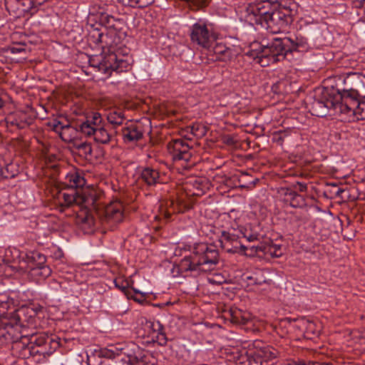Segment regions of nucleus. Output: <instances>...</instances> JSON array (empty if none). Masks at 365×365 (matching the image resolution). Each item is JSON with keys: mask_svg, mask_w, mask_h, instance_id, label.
I'll list each match as a JSON object with an SVG mask.
<instances>
[{"mask_svg": "<svg viewBox=\"0 0 365 365\" xmlns=\"http://www.w3.org/2000/svg\"><path fill=\"white\" fill-rule=\"evenodd\" d=\"M124 118L123 113L119 110L110 111L107 115L108 121L115 126L121 125Z\"/></svg>", "mask_w": 365, "mask_h": 365, "instance_id": "a878e982", "label": "nucleus"}, {"mask_svg": "<svg viewBox=\"0 0 365 365\" xmlns=\"http://www.w3.org/2000/svg\"><path fill=\"white\" fill-rule=\"evenodd\" d=\"M321 230L324 232V236L329 237L331 232H336L340 220L329 212L321 210Z\"/></svg>", "mask_w": 365, "mask_h": 365, "instance_id": "4468645a", "label": "nucleus"}, {"mask_svg": "<svg viewBox=\"0 0 365 365\" xmlns=\"http://www.w3.org/2000/svg\"><path fill=\"white\" fill-rule=\"evenodd\" d=\"M141 331V336L147 339L148 344H157L160 346H165L168 339L163 331V327L159 321H148L143 324Z\"/></svg>", "mask_w": 365, "mask_h": 365, "instance_id": "1a4fd4ad", "label": "nucleus"}, {"mask_svg": "<svg viewBox=\"0 0 365 365\" xmlns=\"http://www.w3.org/2000/svg\"><path fill=\"white\" fill-rule=\"evenodd\" d=\"M309 48L307 39L303 38L297 37L296 40L275 38L270 43L263 47L257 58L262 66H266L283 60L292 51H304Z\"/></svg>", "mask_w": 365, "mask_h": 365, "instance_id": "7ed1b4c3", "label": "nucleus"}, {"mask_svg": "<svg viewBox=\"0 0 365 365\" xmlns=\"http://www.w3.org/2000/svg\"><path fill=\"white\" fill-rule=\"evenodd\" d=\"M222 235H223V236H224L225 238H227V239H228V238H229V235H228V234H226L225 232H222Z\"/></svg>", "mask_w": 365, "mask_h": 365, "instance_id": "37998d69", "label": "nucleus"}, {"mask_svg": "<svg viewBox=\"0 0 365 365\" xmlns=\"http://www.w3.org/2000/svg\"><path fill=\"white\" fill-rule=\"evenodd\" d=\"M24 51L25 49L23 46H15L11 48V52L12 53H20Z\"/></svg>", "mask_w": 365, "mask_h": 365, "instance_id": "f704fd0d", "label": "nucleus"}, {"mask_svg": "<svg viewBox=\"0 0 365 365\" xmlns=\"http://www.w3.org/2000/svg\"><path fill=\"white\" fill-rule=\"evenodd\" d=\"M86 182L83 173L79 171H71L65 178V184L71 188L83 187Z\"/></svg>", "mask_w": 365, "mask_h": 365, "instance_id": "6ab92c4d", "label": "nucleus"}, {"mask_svg": "<svg viewBox=\"0 0 365 365\" xmlns=\"http://www.w3.org/2000/svg\"><path fill=\"white\" fill-rule=\"evenodd\" d=\"M130 297L133 298V299H134L135 301H137V302H141V301H142V300H140V299H138V298H136V297H132V296H131Z\"/></svg>", "mask_w": 365, "mask_h": 365, "instance_id": "c03bdc74", "label": "nucleus"}, {"mask_svg": "<svg viewBox=\"0 0 365 365\" xmlns=\"http://www.w3.org/2000/svg\"><path fill=\"white\" fill-rule=\"evenodd\" d=\"M356 6H362V4L365 2V0H356Z\"/></svg>", "mask_w": 365, "mask_h": 365, "instance_id": "e433bc0d", "label": "nucleus"}, {"mask_svg": "<svg viewBox=\"0 0 365 365\" xmlns=\"http://www.w3.org/2000/svg\"><path fill=\"white\" fill-rule=\"evenodd\" d=\"M169 153L171 155L173 161H190L192 154L190 147L181 139L173 140L168 145Z\"/></svg>", "mask_w": 365, "mask_h": 365, "instance_id": "9d476101", "label": "nucleus"}, {"mask_svg": "<svg viewBox=\"0 0 365 365\" xmlns=\"http://www.w3.org/2000/svg\"><path fill=\"white\" fill-rule=\"evenodd\" d=\"M336 77L329 76L321 83V117L327 115L329 110L340 112V106L345 103V97H349L350 90H344L340 92L336 88Z\"/></svg>", "mask_w": 365, "mask_h": 365, "instance_id": "39448f33", "label": "nucleus"}, {"mask_svg": "<svg viewBox=\"0 0 365 365\" xmlns=\"http://www.w3.org/2000/svg\"><path fill=\"white\" fill-rule=\"evenodd\" d=\"M133 291H134L135 293L142 294V297H144L145 294L143 292H141L140 291H139L138 289H133Z\"/></svg>", "mask_w": 365, "mask_h": 365, "instance_id": "4c0bfd02", "label": "nucleus"}, {"mask_svg": "<svg viewBox=\"0 0 365 365\" xmlns=\"http://www.w3.org/2000/svg\"><path fill=\"white\" fill-rule=\"evenodd\" d=\"M124 207L120 201L112 202L105 208V220L111 226L120 223L124 218Z\"/></svg>", "mask_w": 365, "mask_h": 365, "instance_id": "9b49d317", "label": "nucleus"}, {"mask_svg": "<svg viewBox=\"0 0 365 365\" xmlns=\"http://www.w3.org/2000/svg\"><path fill=\"white\" fill-rule=\"evenodd\" d=\"M85 125H88L93 128L102 126V117L98 113H94L91 116L88 117L86 120L80 125V128Z\"/></svg>", "mask_w": 365, "mask_h": 365, "instance_id": "b1692460", "label": "nucleus"}, {"mask_svg": "<svg viewBox=\"0 0 365 365\" xmlns=\"http://www.w3.org/2000/svg\"><path fill=\"white\" fill-rule=\"evenodd\" d=\"M41 309V307L38 306V307H35L34 312H35V313H38Z\"/></svg>", "mask_w": 365, "mask_h": 365, "instance_id": "58836bf2", "label": "nucleus"}, {"mask_svg": "<svg viewBox=\"0 0 365 365\" xmlns=\"http://www.w3.org/2000/svg\"><path fill=\"white\" fill-rule=\"evenodd\" d=\"M210 50H212L215 54L219 55V60L223 61H230L234 55L231 47L228 46L226 43V40H225L224 43L215 41Z\"/></svg>", "mask_w": 365, "mask_h": 365, "instance_id": "a211bd4d", "label": "nucleus"}, {"mask_svg": "<svg viewBox=\"0 0 365 365\" xmlns=\"http://www.w3.org/2000/svg\"><path fill=\"white\" fill-rule=\"evenodd\" d=\"M45 255L38 252L26 255V261L21 264L20 267L24 272H28L32 277L46 278L51 274L49 267L44 264Z\"/></svg>", "mask_w": 365, "mask_h": 365, "instance_id": "0eeeda50", "label": "nucleus"}, {"mask_svg": "<svg viewBox=\"0 0 365 365\" xmlns=\"http://www.w3.org/2000/svg\"><path fill=\"white\" fill-rule=\"evenodd\" d=\"M218 256L217 250L202 244L181 261L180 268L184 271L207 272L214 269L218 262Z\"/></svg>", "mask_w": 365, "mask_h": 365, "instance_id": "20e7f679", "label": "nucleus"}, {"mask_svg": "<svg viewBox=\"0 0 365 365\" xmlns=\"http://www.w3.org/2000/svg\"><path fill=\"white\" fill-rule=\"evenodd\" d=\"M223 34L226 36V38L224 39L226 40V43L228 45V46H232L234 48V51L238 52L240 47L239 39L230 36H227L224 33Z\"/></svg>", "mask_w": 365, "mask_h": 365, "instance_id": "c756f323", "label": "nucleus"}, {"mask_svg": "<svg viewBox=\"0 0 365 365\" xmlns=\"http://www.w3.org/2000/svg\"><path fill=\"white\" fill-rule=\"evenodd\" d=\"M240 249L242 250V252H245L247 248L244 245H240Z\"/></svg>", "mask_w": 365, "mask_h": 365, "instance_id": "79ce46f5", "label": "nucleus"}, {"mask_svg": "<svg viewBox=\"0 0 365 365\" xmlns=\"http://www.w3.org/2000/svg\"><path fill=\"white\" fill-rule=\"evenodd\" d=\"M140 178L148 185H154L159 182L160 175L156 169L146 167L140 172Z\"/></svg>", "mask_w": 365, "mask_h": 365, "instance_id": "aec40b11", "label": "nucleus"}, {"mask_svg": "<svg viewBox=\"0 0 365 365\" xmlns=\"http://www.w3.org/2000/svg\"><path fill=\"white\" fill-rule=\"evenodd\" d=\"M324 185L323 195L327 199L339 197L344 200L350 199V190L340 187L336 182H327L321 180V186Z\"/></svg>", "mask_w": 365, "mask_h": 365, "instance_id": "ddd939ff", "label": "nucleus"}, {"mask_svg": "<svg viewBox=\"0 0 365 365\" xmlns=\"http://www.w3.org/2000/svg\"><path fill=\"white\" fill-rule=\"evenodd\" d=\"M358 97V92L351 89L349 97H345V103L340 106V113L348 115L349 121L365 120V98L359 101Z\"/></svg>", "mask_w": 365, "mask_h": 365, "instance_id": "6e6552de", "label": "nucleus"}, {"mask_svg": "<svg viewBox=\"0 0 365 365\" xmlns=\"http://www.w3.org/2000/svg\"><path fill=\"white\" fill-rule=\"evenodd\" d=\"M115 286L120 289L123 292H124L125 294H127L128 297L129 294L127 292V287L125 285H120L115 282Z\"/></svg>", "mask_w": 365, "mask_h": 365, "instance_id": "c9c22d12", "label": "nucleus"}, {"mask_svg": "<svg viewBox=\"0 0 365 365\" xmlns=\"http://www.w3.org/2000/svg\"><path fill=\"white\" fill-rule=\"evenodd\" d=\"M76 133V128L66 123L64 127H62V130L60 131L59 135L64 141H70L75 137Z\"/></svg>", "mask_w": 365, "mask_h": 365, "instance_id": "393cba45", "label": "nucleus"}, {"mask_svg": "<svg viewBox=\"0 0 365 365\" xmlns=\"http://www.w3.org/2000/svg\"><path fill=\"white\" fill-rule=\"evenodd\" d=\"M308 365H319L317 362L309 361Z\"/></svg>", "mask_w": 365, "mask_h": 365, "instance_id": "ea45409f", "label": "nucleus"}, {"mask_svg": "<svg viewBox=\"0 0 365 365\" xmlns=\"http://www.w3.org/2000/svg\"><path fill=\"white\" fill-rule=\"evenodd\" d=\"M190 37L193 44L207 50H210L215 41L226 38L221 29L202 19L190 26Z\"/></svg>", "mask_w": 365, "mask_h": 365, "instance_id": "423d86ee", "label": "nucleus"}, {"mask_svg": "<svg viewBox=\"0 0 365 365\" xmlns=\"http://www.w3.org/2000/svg\"><path fill=\"white\" fill-rule=\"evenodd\" d=\"M85 125H88L93 128L102 126V117L98 113H94L91 116L88 117L86 120L80 125V128Z\"/></svg>", "mask_w": 365, "mask_h": 365, "instance_id": "5701e85b", "label": "nucleus"}, {"mask_svg": "<svg viewBox=\"0 0 365 365\" xmlns=\"http://www.w3.org/2000/svg\"><path fill=\"white\" fill-rule=\"evenodd\" d=\"M19 329L20 325L17 322L14 324L9 322H1L0 323V334L7 340L13 341L17 340Z\"/></svg>", "mask_w": 365, "mask_h": 365, "instance_id": "f3484780", "label": "nucleus"}, {"mask_svg": "<svg viewBox=\"0 0 365 365\" xmlns=\"http://www.w3.org/2000/svg\"><path fill=\"white\" fill-rule=\"evenodd\" d=\"M100 355L108 359H114V365H138L139 359L135 356H115L112 349H103L100 351Z\"/></svg>", "mask_w": 365, "mask_h": 365, "instance_id": "2eb2a0df", "label": "nucleus"}, {"mask_svg": "<svg viewBox=\"0 0 365 365\" xmlns=\"http://www.w3.org/2000/svg\"><path fill=\"white\" fill-rule=\"evenodd\" d=\"M124 6L145 8L154 3L155 0H118Z\"/></svg>", "mask_w": 365, "mask_h": 365, "instance_id": "4be33fe9", "label": "nucleus"}, {"mask_svg": "<svg viewBox=\"0 0 365 365\" xmlns=\"http://www.w3.org/2000/svg\"><path fill=\"white\" fill-rule=\"evenodd\" d=\"M190 128L191 133L195 136H202L206 133L205 127L199 125H193Z\"/></svg>", "mask_w": 365, "mask_h": 365, "instance_id": "2f4dec72", "label": "nucleus"}, {"mask_svg": "<svg viewBox=\"0 0 365 365\" xmlns=\"http://www.w3.org/2000/svg\"><path fill=\"white\" fill-rule=\"evenodd\" d=\"M59 198H63V202L62 204L66 206H70L73 203H79L80 197L77 195L76 191H73L72 193H61Z\"/></svg>", "mask_w": 365, "mask_h": 365, "instance_id": "bb28decb", "label": "nucleus"}, {"mask_svg": "<svg viewBox=\"0 0 365 365\" xmlns=\"http://www.w3.org/2000/svg\"><path fill=\"white\" fill-rule=\"evenodd\" d=\"M257 356L263 361H267L275 359L277 356V352L271 347H264L257 351Z\"/></svg>", "mask_w": 365, "mask_h": 365, "instance_id": "cd10ccee", "label": "nucleus"}, {"mask_svg": "<svg viewBox=\"0 0 365 365\" xmlns=\"http://www.w3.org/2000/svg\"><path fill=\"white\" fill-rule=\"evenodd\" d=\"M14 305L13 299L6 294L0 295V312L4 313L5 311L11 309Z\"/></svg>", "mask_w": 365, "mask_h": 365, "instance_id": "c85d7f7f", "label": "nucleus"}, {"mask_svg": "<svg viewBox=\"0 0 365 365\" xmlns=\"http://www.w3.org/2000/svg\"><path fill=\"white\" fill-rule=\"evenodd\" d=\"M124 141L133 142L142 138L144 130L140 123H131L122 130Z\"/></svg>", "mask_w": 365, "mask_h": 365, "instance_id": "dca6fc26", "label": "nucleus"}, {"mask_svg": "<svg viewBox=\"0 0 365 365\" xmlns=\"http://www.w3.org/2000/svg\"><path fill=\"white\" fill-rule=\"evenodd\" d=\"M207 0H203V3H206Z\"/></svg>", "mask_w": 365, "mask_h": 365, "instance_id": "de8ad7c7", "label": "nucleus"}, {"mask_svg": "<svg viewBox=\"0 0 365 365\" xmlns=\"http://www.w3.org/2000/svg\"><path fill=\"white\" fill-rule=\"evenodd\" d=\"M300 186H301L300 190H303V189L305 188L304 185H301Z\"/></svg>", "mask_w": 365, "mask_h": 365, "instance_id": "a18cd8bd", "label": "nucleus"}, {"mask_svg": "<svg viewBox=\"0 0 365 365\" xmlns=\"http://www.w3.org/2000/svg\"><path fill=\"white\" fill-rule=\"evenodd\" d=\"M47 341L48 338L45 336H31L30 339L26 336H22L20 343H22L24 347L27 349L29 353L31 354V349H34V345L36 346H43L47 343Z\"/></svg>", "mask_w": 365, "mask_h": 365, "instance_id": "412c9836", "label": "nucleus"}, {"mask_svg": "<svg viewBox=\"0 0 365 365\" xmlns=\"http://www.w3.org/2000/svg\"><path fill=\"white\" fill-rule=\"evenodd\" d=\"M327 158L324 159V163H321V173L325 172L329 174H331L336 171L335 167L333 163L326 161Z\"/></svg>", "mask_w": 365, "mask_h": 365, "instance_id": "7c9ffc66", "label": "nucleus"}, {"mask_svg": "<svg viewBox=\"0 0 365 365\" xmlns=\"http://www.w3.org/2000/svg\"><path fill=\"white\" fill-rule=\"evenodd\" d=\"M321 365H333V364L329 362H321Z\"/></svg>", "mask_w": 365, "mask_h": 365, "instance_id": "a19ab883", "label": "nucleus"}, {"mask_svg": "<svg viewBox=\"0 0 365 365\" xmlns=\"http://www.w3.org/2000/svg\"><path fill=\"white\" fill-rule=\"evenodd\" d=\"M93 41L100 44L103 52L108 54L102 57L101 63L106 70L121 73L130 68L128 59L123 56H118L115 52V48L118 43V38L115 31H107L106 29H94L91 33Z\"/></svg>", "mask_w": 365, "mask_h": 365, "instance_id": "f03ea898", "label": "nucleus"}, {"mask_svg": "<svg viewBox=\"0 0 365 365\" xmlns=\"http://www.w3.org/2000/svg\"><path fill=\"white\" fill-rule=\"evenodd\" d=\"M281 254H276L275 256L276 257H279Z\"/></svg>", "mask_w": 365, "mask_h": 365, "instance_id": "49530a36", "label": "nucleus"}, {"mask_svg": "<svg viewBox=\"0 0 365 365\" xmlns=\"http://www.w3.org/2000/svg\"><path fill=\"white\" fill-rule=\"evenodd\" d=\"M81 132L88 137H93V140L100 144H108L111 140V135L103 125L93 128L85 125L81 127Z\"/></svg>", "mask_w": 365, "mask_h": 365, "instance_id": "f8f14e48", "label": "nucleus"}, {"mask_svg": "<svg viewBox=\"0 0 365 365\" xmlns=\"http://www.w3.org/2000/svg\"><path fill=\"white\" fill-rule=\"evenodd\" d=\"M78 150L85 155H91L92 153V147L90 143H82L78 145Z\"/></svg>", "mask_w": 365, "mask_h": 365, "instance_id": "473e14b6", "label": "nucleus"}, {"mask_svg": "<svg viewBox=\"0 0 365 365\" xmlns=\"http://www.w3.org/2000/svg\"><path fill=\"white\" fill-rule=\"evenodd\" d=\"M51 125L55 132L60 133V131L62 130V127H64L65 124L59 120H54L51 123Z\"/></svg>", "mask_w": 365, "mask_h": 365, "instance_id": "72a5a7b5", "label": "nucleus"}, {"mask_svg": "<svg viewBox=\"0 0 365 365\" xmlns=\"http://www.w3.org/2000/svg\"><path fill=\"white\" fill-rule=\"evenodd\" d=\"M247 20L269 30L279 33L289 24L290 17L279 7L277 2L269 0H256L246 8Z\"/></svg>", "mask_w": 365, "mask_h": 365, "instance_id": "f257e3e1", "label": "nucleus"}]
</instances>
